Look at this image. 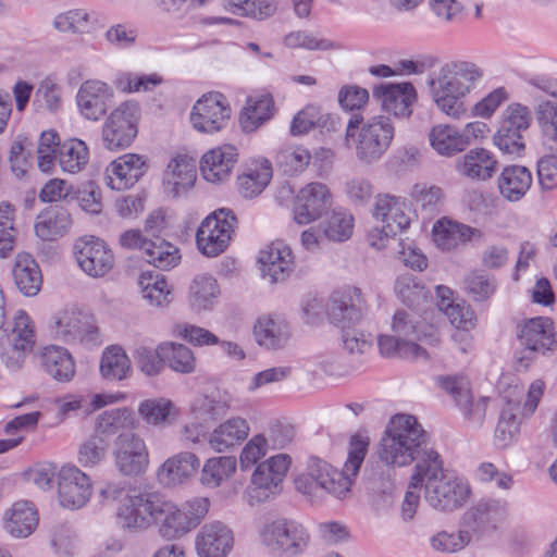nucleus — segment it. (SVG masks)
<instances>
[{
  "instance_id": "nucleus-41",
  "label": "nucleus",
  "mask_w": 557,
  "mask_h": 557,
  "mask_svg": "<svg viewBox=\"0 0 557 557\" xmlns=\"http://www.w3.org/2000/svg\"><path fill=\"white\" fill-rule=\"evenodd\" d=\"M249 425L243 418H232L214 429L209 437V445L219 453L238 445L249 434Z\"/></svg>"
},
{
  "instance_id": "nucleus-3",
  "label": "nucleus",
  "mask_w": 557,
  "mask_h": 557,
  "mask_svg": "<svg viewBox=\"0 0 557 557\" xmlns=\"http://www.w3.org/2000/svg\"><path fill=\"white\" fill-rule=\"evenodd\" d=\"M482 76V69L472 62L445 64L430 76L429 95L442 113L453 120H461L468 112L463 99Z\"/></svg>"
},
{
  "instance_id": "nucleus-19",
  "label": "nucleus",
  "mask_w": 557,
  "mask_h": 557,
  "mask_svg": "<svg viewBox=\"0 0 557 557\" xmlns=\"http://www.w3.org/2000/svg\"><path fill=\"white\" fill-rule=\"evenodd\" d=\"M373 98L380 102L383 111L397 117H409L417 92L410 83H382L373 88Z\"/></svg>"
},
{
  "instance_id": "nucleus-48",
  "label": "nucleus",
  "mask_w": 557,
  "mask_h": 557,
  "mask_svg": "<svg viewBox=\"0 0 557 557\" xmlns=\"http://www.w3.org/2000/svg\"><path fill=\"white\" fill-rule=\"evenodd\" d=\"M473 534L469 528L461 524L459 530H442L430 539L431 548L440 554L450 555L463 550L472 541Z\"/></svg>"
},
{
  "instance_id": "nucleus-24",
  "label": "nucleus",
  "mask_w": 557,
  "mask_h": 557,
  "mask_svg": "<svg viewBox=\"0 0 557 557\" xmlns=\"http://www.w3.org/2000/svg\"><path fill=\"white\" fill-rule=\"evenodd\" d=\"M258 261L261 272L271 282L284 281L294 270L292 249L283 242H273L260 250Z\"/></svg>"
},
{
  "instance_id": "nucleus-33",
  "label": "nucleus",
  "mask_w": 557,
  "mask_h": 557,
  "mask_svg": "<svg viewBox=\"0 0 557 557\" xmlns=\"http://www.w3.org/2000/svg\"><path fill=\"white\" fill-rule=\"evenodd\" d=\"M38 525V512L33 503L18 500L4 515V529L12 536H29Z\"/></svg>"
},
{
  "instance_id": "nucleus-62",
  "label": "nucleus",
  "mask_w": 557,
  "mask_h": 557,
  "mask_svg": "<svg viewBox=\"0 0 557 557\" xmlns=\"http://www.w3.org/2000/svg\"><path fill=\"white\" fill-rule=\"evenodd\" d=\"M465 285L468 294L475 301H485L494 295L497 283L493 275L482 270H476L468 274L465 278Z\"/></svg>"
},
{
  "instance_id": "nucleus-37",
  "label": "nucleus",
  "mask_w": 557,
  "mask_h": 557,
  "mask_svg": "<svg viewBox=\"0 0 557 557\" xmlns=\"http://www.w3.org/2000/svg\"><path fill=\"white\" fill-rule=\"evenodd\" d=\"M273 175L270 161H252L237 177L238 193L248 199L258 197L269 185Z\"/></svg>"
},
{
  "instance_id": "nucleus-32",
  "label": "nucleus",
  "mask_w": 557,
  "mask_h": 557,
  "mask_svg": "<svg viewBox=\"0 0 557 557\" xmlns=\"http://www.w3.org/2000/svg\"><path fill=\"white\" fill-rule=\"evenodd\" d=\"M256 343L269 350L284 348L290 338V329L288 323L278 317L262 315L252 329Z\"/></svg>"
},
{
  "instance_id": "nucleus-18",
  "label": "nucleus",
  "mask_w": 557,
  "mask_h": 557,
  "mask_svg": "<svg viewBox=\"0 0 557 557\" xmlns=\"http://www.w3.org/2000/svg\"><path fill=\"white\" fill-rule=\"evenodd\" d=\"M332 205V195L326 185L312 182L304 186L295 199L294 218L298 224L318 220Z\"/></svg>"
},
{
  "instance_id": "nucleus-21",
  "label": "nucleus",
  "mask_w": 557,
  "mask_h": 557,
  "mask_svg": "<svg viewBox=\"0 0 557 557\" xmlns=\"http://www.w3.org/2000/svg\"><path fill=\"white\" fill-rule=\"evenodd\" d=\"M199 557H227L234 546L233 531L223 522L206 523L196 536Z\"/></svg>"
},
{
  "instance_id": "nucleus-52",
  "label": "nucleus",
  "mask_w": 557,
  "mask_h": 557,
  "mask_svg": "<svg viewBox=\"0 0 557 557\" xmlns=\"http://www.w3.org/2000/svg\"><path fill=\"white\" fill-rule=\"evenodd\" d=\"M517 407L509 404L500 412L494 431L493 444L499 449H506L515 444L520 435V421L516 414Z\"/></svg>"
},
{
  "instance_id": "nucleus-61",
  "label": "nucleus",
  "mask_w": 557,
  "mask_h": 557,
  "mask_svg": "<svg viewBox=\"0 0 557 557\" xmlns=\"http://www.w3.org/2000/svg\"><path fill=\"white\" fill-rule=\"evenodd\" d=\"M354 231V218L346 211H333L323 224L324 236L332 242H345Z\"/></svg>"
},
{
  "instance_id": "nucleus-13",
  "label": "nucleus",
  "mask_w": 557,
  "mask_h": 557,
  "mask_svg": "<svg viewBox=\"0 0 557 557\" xmlns=\"http://www.w3.org/2000/svg\"><path fill=\"white\" fill-rule=\"evenodd\" d=\"M231 117L226 98L216 91L199 98L193 107L190 122L199 133L213 134L224 128Z\"/></svg>"
},
{
  "instance_id": "nucleus-6",
  "label": "nucleus",
  "mask_w": 557,
  "mask_h": 557,
  "mask_svg": "<svg viewBox=\"0 0 557 557\" xmlns=\"http://www.w3.org/2000/svg\"><path fill=\"white\" fill-rule=\"evenodd\" d=\"M261 545L277 557H297L310 544L307 528L298 521L280 518L264 523L259 530Z\"/></svg>"
},
{
  "instance_id": "nucleus-16",
  "label": "nucleus",
  "mask_w": 557,
  "mask_h": 557,
  "mask_svg": "<svg viewBox=\"0 0 557 557\" xmlns=\"http://www.w3.org/2000/svg\"><path fill=\"white\" fill-rule=\"evenodd\" d=\"M75 257L81 269L92 277H101L114 265V256L103 240L84 236L76 240Z\"/></svg>"
},
{
  "instance_id": "nucleus-59",
  "label": "nucleus",
  "mask_w": 557,
  "mask_h": 557,
  "mask_svg": "<svg viewBox=\"0 0 557 557\" xmlns=\"http://www.w3.org/2000/svg\"><path fill=\"white\" fill-rule=\"evenodd\" d=\"M219 295L216 281L209 274L197 275L190 285V302L196 309H207Z\"/></svg>"
},
{
  "instance_id": "nucleus-35",
  "label": "nucleus",
  "mask_w": 557,
  "mask_h": 557,
  "mask_svg": "<svg viewBox=\"0 0 557 557\" xmlns=\"http://www.w3.org/2000/svg\"><path fill=\"white\" fill-rule=\"evenodd\" d=\"M533 182L530 170L523 165H508L498 177L500 196L509 202L521 200Z\"/></svg>"
},
{
  "instance_id": "nucleus-9",
  "label": "nucleus",
  "mask_w": 557,
  "mask_h": 557,
  "mask_svg": "<svg viewBox=\"0 0 557 557\" xmlns=\"http://www.w3.org/2000/svg\"><path fill=\"white\" fill-rule=\"evenodd\" d=\"M53 336L66 344L95 347L102 343L92 315L77 309H66L53 315L50 325Z\"/></svg>"
},
{
  "instance_id": "nucleus-40",
  "label": "nucleus",
  "mask_w": 557,
  "mask_h": 557,
  "mask_svg": "<svg viewBox=\"0 0 557 557\" xmlns=\"http://www.w3.org/2000/svg\"><path fill=\"white\" fill-rule=\"evenodd\" d=\"M138 425L135 413L127 408H115L101 412L95 422V432L108 440L113 434L133 432Z\"/></svg>"
},
{
  "instance_id": "nucleus-30",
  "label": "nucleus",
  "mask_w": 557,
  "mask_h": 557,
  "mask_svg": "<svg viewBox=\"0 0 557 557\" xmlns=\"http://www.w3.org/2000/svg\"><path fill=\"white\" fill-rule=\"evenodd\" d=\"M197 178L196 162L187 156L171 159L163 174V187L168 195L178 197L189 190Z\"/></svg>"
},
{
  "instance_id": "nucleus-55",
  "label": "nucleus",
  "mask_w": 557,
  "mask_h": 557,
  "mask_svg": "<svg viewBox=\"0 0 557 557\" xmlns=\"http://www.w3.org/2000/svg\"><path fill=\"white\" fill-rule=\"evenodd\" d=\"M236 470V459L231 456L210 458L202 467L200 482L207 487H218Z\"/></svg>"
},
{
  "instance_id": "nucleus-34",
  "label": "nucleus",
  "mask_w": 557,
  "mask_h": 557,
  "mask_svg": "<svg viewBox=\"0 0 557 557\" xmlns=\"http://www.w3.org/2000/svg\"><path fill=\"white\" fill-rule=\"evenodd\" d=\"M39 359L44 370L58 382H70L76 373L75 361L64 347L46 346Z\"/></svg>"
},
{
  "instance_id": "nucleus-64",
  "label": "nucleus",
  "mask_w": 557,
  "mask_h": 557,
  "mask_svg": "<svg viewBox=\"0 0 557 557\" xmlns=\"http://www.w3.org/2000/svg\"><path fill=\"white\" fill-rule=\"evenodd\" d=\"M311 154L304 147H294L282 150L277 154V165L285 174L294 175L302 172L310 163Z\"/></svg>"
},
{
  "instance_id": "nucleus-12",
  "label": "nucleus",
  "mask_w": 557,
  "mask_h": 557,
  "mask_svg": "<svg viewBox=\"0 0 557 557\" xmlns=\"http://www.w3.org/2000/svg\"><path fill=\"white\" fill-rule=\"evenodd\" d=\"M116 469L135 476L144 473L149 465V453L144 438L135 432H121L113 442Z\"/></svg>"
},
{
  "instance_id": "nucleus-25",
  "label": "nucleus",
  "mask_w": 557,
  "mask_h": 557,
  "mask_svg": "<svg viewBox=\"0 0 557 557\" xmlns=\"http://www.w3.org/2000/svg\"><path fill=\"white\" fill-rule=\"evenodd\" d=\"M373 216L387 226L388 233H400L410 225V209L405 199L393 195H379L373 207Z\"/></svg>"
},
{
  "instance_id": "nucleus-20",
  "label": "nucleus",
  "mask_w": 557,
  "mask_h": 557,
  "mask_svg": "<svg viewBox=\"0 0 557 557\" xmlns=\"http://www.w3.org/2000/svg\"><path fill=\"white\" fill-rule=\"evenodd\" d=\"M433 239L442 250H455L468 243H482L484 233L476 227L442 218L433 225Z\"/></svg>"
},
{
  "instance_id": "nucleus-54",
  "label": "nucleus",
  "mask_w": 557,
  "mask_h": 557,
  "mask_svg": "<svg viewBox=\"0 0 557 557\" xmlns=\"http://www.w3.org/2000/svg\"><path fill=\"white\" fill-rule=\"evenodd\" d=\"M535 116L543 135L544 145L557 152V103L541 100L535 107Z\"/></svg>"
},
{
  "instance_id": "nucleus-4",
  "label": "nucleus",
  "mask_w": 557,
  "mask_h": 557,
  "mask_svg": "<svg viewBox=\"0 0 557 557\" xmlns=\"http://www.w3.org/2000/svg\"><path fill=\"white\" fill-rule=\"evenodd\" d=\"M428 451V435L417 419L408 414L395 416L380 443V459L387 466L405 467Z\"/></svg>"
},
{
  "instance_id": "nucleus-15",
  "label": "nucleus",
  "mask_w": 557,
  "mask_h": 557,
  "mask_svg": "<svg viewBox=\"0 0 557 557\" xmlns=\"http://www.w3.org/2000/svg\"><path fill=\"white\" fill-rule=\"evenodd\" d=\"M58 498L63 508L78 509L87 504L92 493L90 478L74 465H65L57 473Z\"/></svg>"
},
{
  "instance_id": "nucleus-31",
  "label": "nucleus",
  "mask_w": 557,
  "mask_h": 557,
  "mask_svg": "<svg viewBox=\"0 0 557 557\" xmlns=\"http://www.w3.org/2000/svg\"><path fill=\"white\" fill-rule=\"evenodd\" d=\"M13 357L8 352L2 354V358L10 368H20L24 355L33 349L35 344V333L30 318L25 311H17L13 319V326L9 335Z\"/></svg>"
},
{
  "instance_id": "nucleus-38",
  "label": "nucleus",
  "mask_w": 557,
  "mask_h": 557,
  "mask_svg": "<svg viewBox=\"0 0 557 557\" xmlns=\"http://www.w3.org/2000/svg\"><path fill=\"white\" fill-rule=\"evenodd\" d=\"M153 516V525H158L159 532L166 539L180 537L189 531L186 517L183 516L182 510L160 495H158Z\"/></svg>"
},
{
  "instance_id": "nucleus-14",
  "label": "nucleus",
  "mask_w": 557,
  "mask_h": 557,
  "mask_svg": "<svg viewBox=\"0 0 557 557\" xmlns=\"http://www.w3.org/2000/svg\"><path fill=\"white\" fill-rule=\"evenodd\" d=\"M290 462L287 454H277L256 467L250 483L258 502H264L281 492Z\"/></svg>"
},
{
  "instance_id": "nucleus-49",
  "label": "nucleus",
  "mask_w": 557,
  "mask_h": 557,
  "mask_svg": "<svg viewBox=\"0 0 557 557\" xmlns=\"http://www.w3.org/2000/svg\"><path fill=\"white\" fill-rule=\"evenodd\" d=\"M222 5L231 14L258 21L272 16L277 9L274 0H223Z\"/></svg>"
},
{
  "instance_id": "nucleus-5",
  "label": "nucleus",
  "mask_w": 557,
  "mask_h": 557,
  "mask_svg": "<svg viewBox=\"0 0 557 557\" xmlns=\"http://www.w3.org/2000/svg\"><path fill=\"white\" fill-rule=\"evenodd\" d=\"M395 136L391 117L374 115L364 120L354 114L346 126L345 140L352 148L357 160L366 165L380 161L389 149Z\"/></svg>"
},
{
  "instance_id": "nucleus-23",
  "label": "nucleus",
  "mask_w": 557,
  "mask_h": 557,
  "mask_svg": "<svg viewBox=\"0 0 557 557\" xmlns=\"http://www.w3.org/2000/svg\"><path fill=\"white\" fill-rule=\"evenodd\" d=\"M364 305L366 299L361 289L349 286L343 292L333 294L327 308L329 319L332 323L345 329L360 318Z\"/></svg>"
},
{
  "instance_id": "nucleus-10",
  "label": "nucleus",
  "mask_w": 557,
  "mask_h": 557,
  "mask_svg": "<svg viewBox=\"0 0 557 557\" xmlns=\"http://www.w3.org/2000/svg\"><path fill=\"white\" fill-rule=\"evenodd\" d=\"M158 495L133 490L116 508V521L127 533L145 532L153 525Z\"/></svg>"
},
{
  "instance_id": "nucleus-47",
  "label": "nucleus",
  "mask_w": 557,
  "mask_h": 557,
  "mask_svg": "<svg viewBox=\"0 0 557 557\" xmlns=\"http://www.w3.org/2000/svg\"><path fill=\"white\" fill-rule=\"evenodd\" d=\"M273 114V100L269 95L249 98L240 113L239 122L247 133L255 132Z\"/></svg>"
},
{
  "instance_id": "nucleus-7",
  "label": "nucleus",
  "mask_w": 557,
  "mask_h": 557,
  "mask_svg": "<svg viewBox=\"0 0 557 557\" xmlns=\"http://www.w3.org/2000/svg\"><path fill=\"white\" fill-rule=\"evenodd\" d=\"M519 349L515 354L517 370H527L539 355L555 350L557 346L554 324L549 318L539 317L519 326Z\"/></svg>"
},
{
  "instance_id": "nucleus-60",
  "label": "nucleus",
  "mask_w": 557,
  "mask_h": 557,
  "mask_svg": "<svg viewBox=\"0 0 557 557\" xmlns=\"http://www.w3.org/2000/svg\"><path fill=\"white\" fill-rule=\"evenodd\" d=\"M15 209L8 202H0V257L7 258L14 249L16 228L14 227Z\"/></svg>"
},
{
  "instance_id": "nucleus-56",
  "label": "nucleus",
  "mask_w": 557,
  "mask_h": 557,
  "mask_svg": "<svg viewBox=\"0 0 557 557\" xmlns=\"http://www.w3.org/2000/svg\"><path fill=\"white\" fill-rule=\"evenodd\" d=\"M138 284L143 298L150 305L164 306L170 302L171 288L162 275L150 272L143 273Z\"/></svg>"
},
{
  "instance_id": "nucleus-50",
  "label": "nucleus",
  "mask_w": 557,
  "mask_h": 557,
  "mask_svg": "<svg viewBox=\"0 0 557 557\" xmlns=\"http://www.w3.org/2000/svg\"><path fill=\"white\" fill-rule=\"evenodd\" d=\"M377 341L380 351L385 357L398 356L411 360L428 358L425 349L412 342V339H405L398 335H380Z\"/></svg>"
},
{
  "instance_id": "nucleus-26",
  "label": "nucleus",
  "mask_w": 557,
  "mask_h": 557,
  "mask_svg": "<svg viewBox=\"0 0 557 557\" xmlns=\"http://www.w3.org/2000/svg\"><path fill=\"white\" fill-rule=\"evenodd\" d=\"M507 517V503L502 499H484L468 509L462 516V525L472 534L494 529Z\"/></svg>"
},
{
  "instance_id": "nucleus-27",
  "label": "nucleus",
  "mask_w": 557,
  "mask_h": 557,
  "mask_svg": "<svg viewBox=\"0 0 557 557\" xmlns=\"http://www.w3.org/2000/svg\"><path fill=\"white\" fill-rule=\"evenodd\" d=\"M455 168L461 176L468 180L485 182L497 172L498 161L490 150L473 148L457 159Z\"/></svg>"
},
{
  "instance_id": "nucleus-22",
  "label": "nucleus",
  "mask_w": 557,
  "mask_h": 557,
  "mask_svg": "<svg viewBox=\"0 0 557 557\" xmlns=\"http://www.w3.org/2000/svg\"><path fill=\"white\" fill-rule=\"evenodd\" d=\"M146 161L136 153H126L113 160L106 169L104 181L113 190L131 188L145 173Z\"/></svg>"
},
{
  "instance_id": "nucleus-57",
  "label": "nucleus",
  "mask_w": 557,
  "mask_h": 557,
  "mask_svg": "<svg viewBox=\"0 0 557 557\" xmlns=\"http://www.w3.org/2000/svg\"><path fill=\"white\" fill-rule=\"evenodd\" d=\"M138 412L148 424L158 426L170 423L176 413V409L171 400L154 398L141 401L138 406Z\"/></svg>"
},
{
  "instance_id": "nucleus-63",
  "label": "nucleus",
  "mask_w": 557,
  "mask_h": 557,
  "mask_svg": "<svg viewBox=\"0 0 557 557\" xmlns=\"http://www.w3.org/2000/svg\"><path fill=\"white\" fill-rule=\"evenodd\" d=\"M330 120V114L323 115L318 107L308 106L293 119L290 133L295 136L302 135L314 127H325Z\"/></svg>"
},
{
  "instance_id": "nucleus-39",
  "label": "nucleus",
  "mask_w": 557,
  "mask_h": 557,
  "mask_svg": "<svg viewBox=\"0 0 557 557\" xmlns=\"http://www.w3.org/2000/svg\"><path fill=\"white\" fill-rule=\"evenodd\" d=\"M13 278L18 290L28 297L37 295L42 284L39 265L27 252L17 253L13 268Z\"/></svg>"
},
{
  "instance_id": "nucleus-45",
  "label": "nucleus",
  "mask_w": 557,
  "mask_h": 557,
  "mask_svg": "<svg viewBox=\"0 0 557 557\" xmlns=\"http://www.w3.org/2000/svg\"><path fill=\"white\" fill-rule=\"evenodd\" d=\"M55 160L64 172L78 173L88 162L87 145L77 138L65 140L58 147Z\"/></svg>"
},
{
  "instance_id": "nucleus-51",
  "label": "nucleus",
  "mask_w": 557,
  "mask_h": 557,
  "mask_svg": "<svg viewBox=\"0 0 557 557\" xmlns=\"http://www.w3.org/2000/svg\"><path fill=\"white\" fill-rule=\"evenodd\" d=\"M52 26L62 34L84 35L91 29L92 16L85 9H71L57 14L52 20Z\"/></svg>"
},
{
  "instance_id": "nucleus-42",
  "label": "nucleus",
  "mask_w": 557,
  "mask_h": 557,
  "mask_svg": "<svg viewBox=\"0 0 557 557\" xmlns=\"http://www.w3.org/2000/svg\"><path fill=\"white\" fill-rule=\"evenodd\" d=\"M430 146L442 157H453L467 149L460 129L449 124L434 125L428 135Z\"/></svg>"
},
{
  "instance_id": "nucleus-53",
  "label": "nucleus",
  "mask_w": 557,
  "mask_h": 557,
  "mask_svg": "<svg viewBox=\"0 0 557 557\" xmlns=\"http://www.w3.org/2000/svg\"><path fill=\"white\" fill-rule=\"evenodd\" d=\"M143 253L148 263L162 270L173 268L180 259L178 249L160 237L149 239Z\"/></svg>"
},
{
  "instance_id": "nucleus-46",
  "label": "nucleus",
  "mask_w": 557,
  "mask_h": 557,
  "mask_svg": "<svg viewBox=\"0 0 557 557\" xmlns=\"http://www.w3.org/2000/svg\"><path fill=\"white\" fill-rule=\"evenodd\" d=\"M71 224V214L67 210L59 208L38 216V221L35 223V233L42 240H52L64 235Z\"/></svg>"
},
{
  "instance_id": "nucleus-28",
  "label": "nucleus",
  "mask_w": 557,
  "mask_h": 557,
  "mask_svg": "<svg viewBox=\"0 0 557 557\" xmlns=\"http://www.w3.org/2000/svg\"><path fill=\"white\" fill-rule=\"evenodd\" d=\"M440 384L444 391L453 396L456 404L471 422L478 425L483 422L487 409V401L485 398H480L474 404L472 403L470 385L467 379L442 377Z\"/></svg>"
},
{
  "instance_id": "nucleus-58",
  "label": "nucleus",
  "mask_w": 557,
  "mask_h": 557,
  "mask_svg": "<svg viewBox=\"0 0 557 557\" xmlns=\"http://www.w3.org/2000/svg\"><path fill=\"white\" fill-rule=\"evenodd\" d=\"M108 449L109 441L94 433L79 444L77 462L84 468H94L106 459Z\"/></svg>"
},
{
  "instance_id": "nucleus-29",
  "label": "nucleus",
  "mask_w": 557,
  "mask_h": 557,
  "mask_svg": "<svg viewBox=\"0 0 557 557\" xmlns=\"http://www.w3.org/2000/svg\"><path fill=\"white\" fill-rule=\"evenodd\" d=\"M237 149L232 145H222L209 150L200 161L203 178L210 183L226 181L237 162Z\"/></svg>"
},
{
  "instance_id": "nucleus-8",
  "label": "nucleus",
  "mask_w": 557,
  "mask_h": 557,
  "mask_svg": "<svg viewBox=\"0 0 557 557\" xmlns=\"http://www.w3.org/2000/svg\"><path fill=\"white\" fill-rule=\"evenodd\" d=\"M139 120L138 102L133 100L121 102L109 113L102 125L103 147L112 151L129 147L137 136Z\"/></svg>"
},
{
  "instance_id": "nucleus-17",
  "label": "nucleus",
  "mask_w": 557,
  "mask_h": 557,
  "mask_svg": "<svg viewBox=\"0 0 557 557\" xmlns=\"http://www.w3.org/2000/svg\"><path fill=\"white\" fill-rule=\"evenodd\" d=\"M113 96V89L107 83L88 79L77 90L76 106L85 120L97 122L106 115Z\"/></svg>"
},
{
  "instance_id": "nucleus-44",
  "label": "nucleus",
  "mask_w": 557,
  "mask_h": 557,
  "mask_svg": "<svg viewBox=\"0 0 557 557\" xmlns=\"http://www.w3.org/2000/svg\"><path fill=\"white\" fill-rule=\"evenodd\" d=\"M101 375L108 381H122L132 372L131 360L120 346H110L104 349L100 360Z\"/></svg>"
},
{
  "instance_id": "nucleus-36",
  "label": "nucleus",
  "mask_w": 557,
  "mask_h": 557,
  "mask_svg": "<svg viewBox=\"0 0 557 557\" xmlns=\"http://www.w3.org/2000/svg\"><path fill=\"white\" fill-rule=\"evenodd\" d=\"M199 459L193 453H180L166 459L158 471V479L164 485L181 484L196 474Z\"/></svg>"
},
{
  "instance_id": "nucleus-43",
  "label": "nucleus",
  "mask_w": 557,
  "mask_h": 557,
  "mask_svg": "<svg viewBox=\"0 0 557 557\" xmlns=\"http://www.w3.org/2000/svg\"><path fill=\"white\" fill-rule=\"evenodd\" d=\"M161 358L171 370L182 374L195 372L197 361L190 348L183 344L165 342L159 345Z\"/></svg>"
},
{
  "instance_id": "nucleus-2",
  "label": "nucleus",
  "mask_w": 557,
  "mask_h": 557,
  "mask_svg": "<svg viewBox=\"0 0 557 557\" xmlns=\"http://www.w3.org/2000/svg\"><path fill=\"white\" fill-rule=\"evenodd\" d=\"M410 487L423 491L426 504L442 512L460 508L469 495V487L444 469V461L437 451L424 453L418 459Z\"/></svg>"
},
{
  "instance_id": "nucleus-1",
  "label": "nucleus",
  "mask_w": 557,
  "mask_h": 557,
  "mask_svg": "<svg viewBox=\"0 0 557 557\" xmlns=\"http://www.w3.org/2000/svg\"><path fill=\"white\" fill-rule=\"evenodd\" d=\"M368 446V437L352 436L343 471L317 456L309 457L306 471L294 479L296 491L311 503L322 500L325 494L338 499L346 498L350 494L354 478L364 460Z\"/></svg>"
},
{
  "instance_id": "nucleus-11",
  "label": "nucleus",
  "mask_w": 557,
  "mask_h": 557,
  "mask_svg": "<svg viewBox=\"0 0 557 557\" xmlns=\"http://www.w3.org/2000/svg\"><path fill=\"white\" fill-rule=\"evenodd\" d=\"M236 216L228 209H220L208 215L198 227L196 244L207 257H216L228 246L234 233Z\"/></svg>"
}]
</instances>
